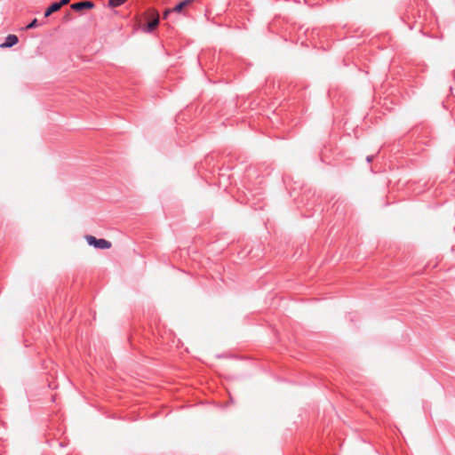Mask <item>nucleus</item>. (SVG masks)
<instances>
[{
    "mask_svg": "<svg viewBox=\"0 0 455 455\" xmlns=\"http://www.w3.org/2000/svg\"><path fill=\"white\" fill-rule=\"evenodd\" d=\"M85 238L89 245L97 249H109L112 245L109 241L103 238H96L93 235H86Z\"/></svg>",
    "mask_w": 455,
    "mask_h": 455,
    "instance_id": "obj_1",
    "label": "nucleus"
},
{
    "mask_svg": "<svg viewBox=\"0 0 455 455\" xmlns=\"http://www.w3.org/2000/svg\"><path fill=\"white\" fill-rule=\"evenodd\" d=\"M94 6L95 4L92 1L86 0L74 3L70 5V8L75 12H81L86 9H92Z\"/></svg>",
    "mask_w": 455,
    "mask_h": 455,
    "instance_id": "obj_2",
    "label": "nucleus"
},
{
    "mask_svg": "<svg viewBox=\"0 0 455 455\" xmlns=\"http://www.w3.org/2000/svg\"><path fill=\"white\" fill-rule=\"evenodd\" d=\"M193 2L194 0H183L180 2L178 4H176L175 7L172 10V12H181L185 7L188 6ZM170 12L171 10H166L164 13V18L165 19Z\"/></svg>",
    "mask_w": 455,
    "mask_h": 455,
    "instance_id": "obj_3",
    "label": "nucleus"
},
{
    "mask_svg": "<svg viewBox=\"0 0 455 455\" xmlns=\"http://www.w3.org/2000/svg\"><path fill=\"white\" fill-rule=\"evenodd\" d=\"M159 25V15L156 13L154 15L147 23L146 27L143 28V30L147 33H150L156 29V28Z\"/></svg>",
    "mask_w": 455,
    "mask_h": 455,
    "instance_id": "obj_4",
    "label": "nucleus"
},
{
    "mask_svg": "<svg viewBox=\"0 0 455 455\" xmlns=\"http://www.w3.org/2000/svg\"><path fill=\"white\" fill-rule=\"evenodd\" d=\"M19 38L16 35H8L5 41L0 44L1 48H10L18 44Z\"/></svg>",
    "mask_w": 455,
    "mask_h": 455,
    "instance_id": "obj_5",
    "label": "nucleus"
},
{
    "mask_svg": "<svg viewBox=\"0 0 455 455\" xmlns=\"http://www.w3.org/2000/svg\"><path fill=\"white\" fill-rule=\"evenodd\" d=\"M60 8L59 7L58 4L55 2L52 4L45 11H44V17L47 18L50 15H52L53 12L59 11Z\"/></svg>",
    "mask_w": 455,
    "mask_h": 455,
    "instance_id": "obj_6",
    "label": "nucleus"
},
{
    "mask_svg": "<svg viewBox=\"0 0 455 455\" xmlns=\"http://www.w3.org/2000/svg\"><path fill=\"white\" fill-rule=\"evenodd\" d=\"M125 0H108V5L112 8L119 7L121 6Z\"/></svg>",
    "mask_w": 455,
    "mask_h": 455,
    "instance_id": "obj_7",
    "label": "nucleus"
},
{
    "mask_svg": "<svg viewBox=\"0 0 455 455\" xmlns=\"http://www.w3.org/2000/svg\"><path fill=\"white\" fill-rule=\"evenodd\" d=\"M40 24L37 19H34L30 23L26 26V29H32L38 27Z\"/></svg>",
    "mask_w": 455,
    "mask_h": 455,
    "instance_id": "obj_8",
    "label": "nucleus"
},
{
    "mask_svg": "<svg viewBox=\"0 0 455 455\" xmlns=\"http://www.w3.org/2000/svg\"><path fill=\"white\" fill-rule=\"evenodd\" d=\"M72 20H73V14L70 12H67L62 18V20L65 23L70 22Z\"/></svg>",
    "mask_w": 455,
    "mask_h": 455,
    "instance_id": "obj_9",
    "label": "nucleus"
},
{
    "mask_svg": "<svg viewBox=\"0 0 455 455\" xmlns=\"http://www.w3.org/2000/svg\"><path fill=\"white\" fill-rule=\"evenodd\" d=\"M70 2V0H60L59 2H56L60 8L62 6L68 4Z\"/></svg>",
    "mask_w": 455,
    "mask_h": 455,
    "instance_id": "obj_10",
    "label": "nucleus"
},
{
    "mask_svg": "<svg viewBox=\"0 0 455 455\" xmlns=\"http://www.w3.org/2000/svg\"><path fill=\"white\" fill-rule=\"evenodd\" d=\"M373 157H374L373 156H368L366 157V161H367L368 163H371V162H372Z\"/></svg>",
    "mask_w": 455,
    "mask_h": 455,
    "instance_id": "obj_11",
    "label": "nucleus"
}]
</instances>
